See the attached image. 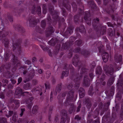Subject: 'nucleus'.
Segmentation results:
<instances>
[{"label": "nucleus", "mask_w": 123, "mask_h": 123, "mask_svg": "<svg viewBox=\"0 0 123 123\" xmlns=\"http://www.w3.org/2000/svg\"><path fill=\"white\" fill-rule=\"evenodd\" d=\"M74 92V91L72 90H71L68 92L64 104L66 106L70 105V107L68 111L70 114L72 113L75 109V107L73 103H71L70 104H69V103L72 102L73 100Z\"/></svg>", "instance_id": "obj_1"}, {"label": "nucleus", "mask_w": 123, "mask_h": 123, "mask_svg": "<svg viewBox=\"0 0 123 123\" xmlns=\"http://www.w3.org/2000/svg\"><path fill=\"white\" fill-rule=\"evenodd\" d=\"M103 69L105 72V74L108 75L112 76L115 72L113 66L110 65L109 66L105 65L103 67Z\"/></svg>", "instance_id": "obj_2"}, {"label": "nucleus", "mask_w": 123, "mask_h": 123, "mask_svg": "<svg viewBox=\"0 0 123 123\" xmlns=\"http://www.w3.org/2000/svg\"><path fill=\"white\" fill-rule=\"evenodd\" d=\"M78 4L79 6L80 7L79 8V10L80 11L79 12V14H77L76 15H75L74 17V21L75 22H78L80 21L79 18L80 17V16L83 13L82 11V10L81 8H84V6L82 4V3L81 2H78Z\"/></svg>", "instance_id": "obj_3"}, {"label": "nucleus", "mask_w": 123, "mask_h": 123, "mask_svg": "<svg viewBox=\"0 0 123 123\" xmlns=\"http://www.w3.org/2000/svg\"><path fill=\"white\" fill-rule=\"evenodd\" d=\"M49 10L50 13L53 15V18L56 19V20H59V17L57 14V12L54 10L52 6L50 5L49 8Z\"/></svg>", "instance_id": "obj_4"}, {"label": "nucleus", "mask_w": 123, "mask_h": 123, "mask_svg": "<svg viewBox=\"0 0 123 123\" xmlns=\"http://www.w3.org/2000/svg\"><path fill=\"white\" fill-rule=\"evenodd\" d=\"M119 79L117 83L118 88L120 90L123 89V74H121L119 76Z\"/></svg>", "instance_id": "obj_5"}, {"label": "nucleus", "mask_w": 123, "mask_h": 123, "mask_svg": "<svg viewBox=\"0 0 123 123\" xmlns=\"http://www.w3.org/2000/svg\"><path fill=\"white\" fill-rule=\"evenodd\" d=\"M90 14L88 11H86L85 12L84 18L87 24L89 25L91 24V18H90Z\"/></svg>", "instance_id": "obj_6"}, {"label": "nucleus", "mask_w": 123, "mask_h": 123, "mask_svg": "<svg viewBox=\"0 0 123 123\" xmlns=\"http://www.w3.org/2000/svg\"><path fill=\"white\" fill-rule=\"evenodd\" d=\"M29 23L31 26H34L36 25L38 22V21L36 18L31 16H30L28 18Z\"/></svg>", "instance_id": "obj_7"}, {"label": "nucleus", "mask_w": 123, "mask_h": 123, "mask_svg": "<svg viewBox=\"0 0 123 123\" xmlns=\"http://www.w3.org/2000/svg\"><path fill=\"white\" fill-rule=\"evenodd\" d=\"M19 40L20 41L19 42V43H18H18H17V42L15 43V41L13 40V50H14L15 49H17L19 52L21 51V49L20 43H21L22 41L21 40Z\"/></svg>", "instance_id": "obj_8"}, {"label": "nucleus", "mask_w": 123, "mask_h": 123, "mask_svg": "<svg viewBox=\"0 0 123 123\" xmlns=\"http://www.w3.org/2000/svg\"><path fill=\"white\" fill-rule=\"evenodd\" d=\"M29 68L28 70H24L23 72V74H25L27 73H28V75L30 77L31 79L34 76V71L33 69L29 70Z\"/></svg>", "instance_id": "obj_9"}, {"label": "nucleus", "mask_w": 123, "mask_h": 123, "mask_svg": "<svg viewBox=\"0 0 123 123\" xmlns=\"http://www.w3.org/2000/svg\"><path fill=\"white\" fill-rule=\"evenodd\" d=\"M54 32V30L53 27L51 26H49L46 30V37L49 36Z\"/></svg>", "instance_id": "obj_10"}, {"label": "nucleus", "mask_w": 123, "mask_h": 123, "mask_svg": "<svg viewBox=\"0 0 123 123\" xmlns=\"http://www.w3.org/2000/svg\"><path fill=\"white\" fill-rule=\"evenodd\" d=\"M38 9V7L36 6L35 4L33 5H30L29 7V9L31 11L32 14H35Z\"/></svg>", "instance_id": "obj_11"}, {"label": "nucleus", "mask_w": 123, "mask_h": 123, "mask_svg": "<svg viewBox=\"0 0 123 123\" xmlns=\"http://www.w3.org/2000/svg\"><path fill=\"white\" fill-rule=\"evenodd\" d=\"M64 68V69H66V70L65 71H63L62 72V78H63L64 76L66 77L68 76L69 74V70L68 69L67 64H65Z\"/></svg>", "instance_id": "obj_12"}, {"label": "nucleus", "mask_w": 123, "mask_h": 123, "mask_svg": "<svg viewBox=\"0 0 123 123\" xmlns=\"http://www.w3.org/2000/svg\"><path fill=\"white\" fill-rule=\"evenodd\" d=\"M12 56H13V57L12 59V62L13 64L14 65H16L17 66L18 65L20 64V61L18 60L17 58L14 55H12Z\"/></svg>", "instance_id": "obj_13"}, {"label": "nucleus", "mask_w": 123, "mask_h": 123, "mask_svg": "<svg viewBox=\"0 0 123 123\" xmlns=\"http://www.w3.org/2000/svg\"><path fill=\"white\" fill-rule=\"evenodd\" d=\"M14 27L16 30L22 33L24 32L25 31L23 28L20 25H14Z\"/></svg>", "instance_id": "obj_14"}, {"label": "nucleus", "mask_w": 123, "mask_h": 123, "mask_svg": "<svg viewBox=\"0 0 123 123\" xmlns=\"http://www.w3.org/2000/svg\"><path fill=\"white\" fill-rule=\"evenodd\" d=\"M78 57V56L76 55L74 56L73 59V64L75 66H77V65H79L80 63Z\"/></svg>", "instance_id": "obj_15"}, {"label": "nucleus", "mask_w": 123, "mask_h": 123, "mask_svg": "<svg viewBox=\"0 0 123 123\" xmlns=\"http://www.w3.org/2000/svg\"><path fill=\"white\" fill-rule=\"evenodd\" d=\"M90 80L88 77L87 76H85L84 79L83 85L84 86L86 87H88L89 86L90 83Z\"/></svg>", "instance_id": "obj_16"}, {"label": "nucleus", "mask_w": 123, "mask_h": 123, "mask_svg": "<svg viewBox=\"0 0 123 123\" xmlns=\"http://www.w3.org/2000/svg\"><path fill=\"white\" fill-rule=\"evenodd\" d=\"M109 57V55L108 53L106 52L103 54L102 58L104 62H106L108 61Z\"/></svg>", "instance_id": "obj_17"}, {"label": "nucleus", "mask_w": 123, "mask_h": 123, "mask_svg": "<svg viewBox=\"0 0 123 123\" xmlns=\"http://www.w3.org/2000/svg\"><path fill=\"white\" fill-rule=\"evenodd\" d=\"M15 94L18 96H20L23 94L21 89L19 87L17 88L16 89Z\"/></svg>", "instance_id": "obj_18"}, {"label": "nucleus", "mask_w": 123, "mask_h": 123, "mask_svg": "<svg viewBox=\"0 0 123 123\" xmlns=\"http://www.w3.org/2000/svg\"><path fill=\"white\" fill-rule=\"evenodd\" d=\"M70 46V44L69 43L67 42L62 44L61 49L62 50H65L68 49Z\"/></svg>", "instance_id": "obj_19"}, {"label": "nucleus", "mask_w": 123, "mask_h": 123, "mask_svg": "<svg viewBox=\"0 0 123 123\" xmlns=\"http://www.w3.org/2000/svg\"><path fill=\"white\" fill-rule=\"evenodd\" d=\"M79 92L80 98H82L84 97L85 94V91L84 89L82 88H80Z\"/></svg>", "instance_id": "obj_20"}, {"label": "nucleus", "mask_w": 123, "mask_h": 123, "mask_svg": "<svg viewBox=\"0 0 123 123\" xmlns=\"http://www.w3.org/2000/svg\"><path fill=\"white\" fill-rule=\"evenodd\" d=\"M8 33L5 31L4 30L2 31H0V40H2L3 37H4L7 35H8Z\"/></svg>", "instance_id": "obj_21"}, {"label": "nucleus", "mask_w": 123, "mask_h": 123, "mask_svg": "<svg viewBox=\"0 0 123 123\" xmlns=\"http://www.w3.org/2000/svg\"><path fill=\"white\" fill-rule=\"evenodd\" d=\"M62 85V84H58L57 85L54 94L55 95H57V92H59L61 89V86Z\"/></svg>", "instance_id": "obj_22"}, {"label": "nucleus", "mask_w": 123, "mask_h": 123, "mask_svg": "<svg viewBox=\"0 0 123 123\" xmlns=\"http://www.w3.org/2000/svg\"><path fill=\"white\" fill-rule=\"evenodd\" d=\"M84 101L85 102L86 104L87 107L89 108H90L92 105V104L89 99L88 98H85L84 100Z\"/></svg>", "instance_id": "obj_23"}, {"label": "nucleus", "mask_w": 123, "mask_h": 123, "mask_svg": "<svg viewBox=\"0 0 123 123\" xmlns=\"http://www.w3.org/2000/svg\"><path fill=\"white\" fill-rule=\"evenodd\" d=\"M114 57L115 61L117 62H121L122 61V56L121 55H119L117 56L115 55Z\"/></svg>", "instance_id": "obj_24"}, {"label": "nucleus", "mask_w": 123, "mask_h": 123, "mask_svg": "<svg viewBox=\"0 0 123 123\" xmlns=\"http://www.w3.org/2000/svg\"><path fill=\"white\" fill-rule=\"evenodd\" d=\"M115 76H113L112 77H111L109 79L107 83L108 86H110L113 84L114 80V77Z\"/></svg>", "instance_id": "obj_25"}, {"label": "nucleus", "mask_w": 123, "mask_h": 123, "mask_svg": "<svg viewBox=\"0 0 123 123\" xmlns=\"http://www.w3.org/2000/svg\"><path fill=\"white\" fill-rule=\"evenodd\" d=\"M102 70L100 66L97 67L96 68V74H100L102 72Z\"/></svg>", "instance_id": "obj_26"}, {"label": "nucleus", "mask_w": 123, "mask_h": 123, "mask_svg": "<svg viewBox=\"0 0 123 123\" xmlns=\"http://www.w3.org/2000/svg\"><path fill=\"white\" fill-rule=\"evenodd\" d=\"M76 31H79L81 33L84 32L85 33V30L84 26L81 25L80 27L79 28H77L76 29Z\"/></svg>", "instance_id": "obj_27"}, {"label": "nucleus", "mask_w": 123, "mask_h": 123, "mask_svg": "<svg viewBox=\"0 0 123 123\" xmlns=\"http://www.w3.org/2000/svg\"><path fill=\"white\" fill-rule=\"evenodd\" d=\"M2 42L4 44L5 47L7 48L9 46V41L6 38L5 39H3Z\"/></svg>", "instance_id": "obj_28"}, {"label": "nucleus", "mask_w": 123, "mask_h": 123, "mask_svg": "<svg viewBox=\"0 0 123 123\" xmlns=\"http://www.w3.org/2000/svg\"><path fill=\"white\" fill-rule=\"evenodd\" d=\"M81 53L85 57L87 56H89L90 54L89 52L86 50H83L81 51Z\"/></svg>", "instance_id": "obj_29"}, {"label": "nucleus", "mask_w": 123, "mask_h": 123, "mask_svg": "<svg viewBox=\"0 0 123 123\" xmlns=\"http://www.w3.org/2000/svg\"><path fill=\"white\" fill-rule=\"evenodd\" d=\"M38 107L37 106H35L33 108L32 112L34 114H36L37 113Z\"/></svg>", "instance_id": "obj_30"}, {"label": "nucleus", "mask_w": 123, "mask_h": 123, "mask_svg": "<svg viewBox=\"0 0 123 123\" xmlns=\"http://www.w3.org/2000/svg\"><path fill=\"white\" fill-rule=\"evenodd\" d=\"M61 115L63 118H66L67 117V111L66 110L63 109L61 111Z\"/></svg>", "instance_id": "obj_31"}, {"label": "nucleus", "mask_w": 123, "mask_h": 123, "mask_svg": "<svg viewBox=\"0 0 123 123\" xmlns=\"http://www.w3.org/2000/svg\"><path fill=\"white\" fill-rule=\"evenodd\" d=\"M88 4L90 5V7L92 8L95 9L96 8V6L92 1H91L88 2Z\"/></svg>", "instance_id": "obj_32"}, {"label": "nucleus", "mask_w": 123, "mask_h": 123, "mask_svg": "<svg viewBox=\"0 0 123 123\" xmlns=\"http://www.w3.org/2000/svg\"><path fill=\"white\" fill-rule=\"evenodd\" d=\"M99 19L97 18L96 19H94L93 21L92 24L94 26H96L97 24L99 23Z\"/></svg>", "instance_id": "obj_33"}, {"label": "nucleus", "mask_w": 123, "mask_h": 123, "mask_svg": "<svg viewBox=\"0 0 123 123\" xmlns=\"http://www.w3.org/2000/svg\"><path fill=\"white\" fill-rule=\"evenodd\" d=\"M99 110L98 109L95 110L94 112L93 117L94 118H96L99 114Z\"/></svg>", "instance_id": "obj_34"}, {"label": "nucleus", "mask_w": 123, "mask_h": 123, "mask_svg": "<svg viewBox=\"0 0 123 123\" xmlns=\"http://www.w3.org/2000/svg\"><path fill=\"white\" fill-rule=\"evenodd\" d=\"M10 53L9 51H8L6 52L4 55L5 59L6 60L8 59L10 57Z\"/></svg>", "instance_id": "obj_35"}, {"label": "nucleus", "mask_w": 123, "mask_h": 123, "mask_svg": "<svg viewBox=\"0 0 123 123\" xmlns=\"http://www.w3.org/2000/svg\"><path fill=\"white\" fill-rule=\"evenodd\" d=\"M81 76H79V75H78V76H77L76 77V78L74 79V81L75 82H79L80 80L81 79Z\"/></svg>", "instance_id": "obj_36"}, {"label": "nucleus", "mask_w": 123, "mask_h": 123, "mask_svg": "<svg viewBox=\"0 0 123 123\" xmlns=\"http://www.w3.org/2000/svg\"><path fill=\"white\" fill-rule=\"evenodd\" d=\"M33 99L34 97H32L30 98H28L26 100V103L27 104H28V103H32L31 102Z\"/></svg>", "instance_id": "obj_37"}, {"label": "nucleus", "mask_w": 123, "mask_h": 123, "mask_svg": "<svg viewBox=\"0 0 123 123\" xmlns=\"http://www.w3.org/2000/svg\"><path fill=\"white\" fill-rule=\"evenodd\" d=\"M31 87V85L29 83H27L25 84L23 87L24 88L26 89H28Z\"/></svg>", "instance_id": "obj_38"}, {"label": "nucleus", "mask_w": 123, "mask_h": 123, "mask_svg": "<svg viewBox=\"0 0 123 123\" xmlns=\"http://www.w3.org/2000/svg\"><path fill=\"white\" fill-rule=\"evenodd\" d=\"M49 44L53 46L55 44V40L53 39H52L48 42Z\"/></svg>", "instance_id": "obj_39"}, {"label": "nucleus", "mask_w": 123, "mask_h": 123, "mask_svg": "<svg viewBox=\"0 0 123 123\" xmlns=\"http://www.w3.org/2000/svg\"><path fill=\"white\" fill-rule=\"evenodd\" d=\"M0 123H7L6 118L5 117L0 118Z\"/></svg>", "instance_id": "obj_40"}, {"label": "nucleus", "mask_w": 123, "mask_h": 123, "mask_svg": "<svg viewBox=\"0 0 123 123\" xmlns=\"http://www.w3.org/2000/svg\"><path fill=\"white\" fill-rule=\"evenodd\" d=\"M106 28L104 27H102L101 28V34L102 35L105 34L106 33Z\"/></svg>", "instance_id": "obj_41"}, {"label": "nucleus", "mask_w": 123, "mask_h": 123, "mask_svg": "<svg viewBox=\"0 0 123 123\" xmlns=\"http://www.w3.org/2000/svg\"><path fill=\"white\" fill-rule=\"evenodd\" d=\"M114 87L113 86H112L109 95L110 96H112L114 94Z\"/></svg>", "instance_id": "obj_42"}, {"label": "nucleus", "mask_w": 123, "mask_h": 123, "mask_svg": "<svg viewBox=\"0 0 123 123\" xmlns=\"http://www.w3.org/2000/svg\"><path fill=\"white\" fill-rule=\"evenodd\" d=\"M73 29L72 27L69 28L68 30L66 31L65 32V34H66L67 33H69V34H71L73 32Z\"/></svg>", "instance_id": "obj_43"}, {"label": "nucleus", "mask_w": 123, "mask_h": 123, "mask_svg": "<svg viewBox=\"0 0 123 123\" xmlns=\"http://www.w3.org/2000/svg\"><path fill=\"white\" fill-rule=\"evenodd\" d=\"M2 82L3 86H6L8 84V81L7 80L4 79L2 80Z\"/></svg>", "instance_id": "obj_44"}, {"label": "nucleus", "mask_w": 123, "mask_h": 123, "mask_svg": "<svg viewBox=\"0 0 123 123\" xmlns=\"http://www.w3.org/2000/svg\"><path fill=\"white\" fill-rule=\"evenodd\" d=\"M61 45L60 44H58L57 45L56 47V52H55V55L57 54V53L59 52V50L60 49Z\"/></svg>", "instance_id": "obj_45"}, {"label": "nucleus", "mask_w": 123, "mask_h": 123, "mask_svg": "<svg viewBox=\"0 0 123 123\" xmlns=\"http://www.w3.org/2000/svg\"><path fill=\"white\" fill-rule=\"evenodd\" d=\"M88 71V70L86 68H85L84 67L82 68L81 70V73L83 74L86 72H87Z\"/></svg>", "instance_id": "obj_46"}, {"label": "nucleus", "mask_w": 123, "mask_h": 123, "mask_svg": "<svg viewBox=\"0 0 123 123\" xmlns=\"http://www.w3.org/2000/svg\"><path fill=\"white\" fill-rule=\"evenodd\" d=\"M46 89H49L50 88V84L48 82H46L45 83Z\"/></svg>", "instance_id": "obj_47"}, {"label": "nucleus", "mask_w": 123, "mask_h": 123, "mask_svg": "<svg viewBox=\"0 0 123 123\" xmlns=\"http://www.w3.org/2000/svg\"><path fill=\"white\" fill-rule=\"evenodd\" d=\"M13 101L16 106L18 107L19 106L20 103L18 100H13Z\"/></svg>", "instance_id": "obj_48"}, {"label": "nucleus", "mask_w": 123, "mask_h": 123, "mask_svg": "<svg viewBox=\"0 0 123 123\" xmlns=\"http://www.w3.org/2000/svg\"><path fill=\"white\" fill-rule=\"evenodd\" d=\"M13 11L14 12L17 14H19L20 13V12L19 8H16L14 9Z\"/></svg>", "instance_id": "obj_49"}, {"label": "nucleus", "mask_w": 123, "mask_h": 123, "mask_svg": "<svg viewBox=\"0 0 123 123\" xmlns=\"http://www.w3.org/2000/svg\"><path fill=\"white\" fill-rule=\"evenodd\" d=\"M82 43V41L81 40H79L76 41L75 42V44L77 45H80Z\"/></svg>", "instance_id": "obj_50"}, {"label": "nucleus", "mask_w": 123, "mask_h": 123, "mask_svg": "<svg viewBox=\"0 0 123 123\" xmlns=\"http://www.w3.org/2000/svg\"><path fill=\"white\" fill-rule=\"evenodd\" d=\"M62 14L63 16H66L67 15L65 9L64 8H62Z\"/></svg>", "instance_id": "obj_51"}, {"label": "nucleus", "mask_w": 123, "mask_h": 123, "mask_svg": "<svg viewBox=\"0 0 123 123\" xmlns=\"http://www.w3.org/2000/svg\"><path fill=\"white\" fill-rule=\"evenodd\" d=\"M5 68L6 69H9L10 68L11 64L9 63H7L5 65Z\"/></svg>", "instance_id": "obj_52"}, {"label": "nucleus", "mask_w": 123, "mask_h": 123, "mask_svg": "<svg viewBox=\"0 0 123 123\" xmlns=\"http://www.w3.org/2000/svg\"><path fill=\"white\" fill-rule=\"evenodd\" d=\"M105 76V75L104 74H102L101 77L100 79V81L101 82L103 81L104 80Z\"/></svg>", "instance_id": "obj_53"}, {"label": "nucleus", "mask_w": 123, "mask_h": 123, "mask_svg": "<svg viewBox=\"0 0 123 123\" xmlns=\"http://www.w3.org/2000/svg\"><path fill=\"white\" fill-rule=\"evenodd\" d=\"M46 23L44 20L42 21L41 23V26L42 27H45L46 25Z\"/></svg>", "instance_id": "obj_54"}, {"label": "nucleus", "mask_w": 123, "mask_h": 123, "mask_svg": "<svg viewBox=\"0 0 123 123\" xmlns=\"http://www.w3.org/2000/svg\"><path fill=\"white\" fill-rule=\"evenodd\" d=\"M73 10L75 11L77 10L76 5L75 3L73 2L72 4Z\"/></svg>", "instance_id": "obj_55"}, {"label": "nucleus", "mask_w": 123, "mask_h": 123, "mask_svg": "<svg viewBox=\"0 0 123 123\" xmlns=\"http://www.w3.org/2000/svg\"><path fill=\"white\" fill-rule=\"evenodd\" d=\"M5 98V96L4 93L3 92L0 93V98L3 99Z\"/></svg>", "instance_id": "obj_56"}, {"label": "nucleus", "mask_w": 123, "mask_h": 123, "mask_svg": "<svg viewBox=\"0 0 123 123\" xmlns=\"http://www.w3.org/2000/svg\"><path fill=\"white\" fill-rule=\"evenodd\" d=\"M47 19L49 21L48 23H49L50 25L51 22V18L49 15H48Z\"/></svg>", "instance_id": "obj_57"}, {"label": "nucleus", "mask_w": 123, "mask_h": 123, "mask_svg": "<svg viewBox=\"0 0 123 123\" xmlns=\"http://www.w3.org/2000/svg\"><path fill=\"white\" fill-rule=\"evenodd\" d=\"M5 65L4 64H2L1 66L0 67V70L1 72L3 71L4 69L5 68Z\"/></svg>", "instance_id": "obj_58"}, {"label": "nucleus", "mask_w": 123, "mask_h": 123, "mask_svg": "<svg viewBox=\"0 0 123 123\" xmlns=\"http://www.w3.org/2000/svg\"><path fill=\"white\" fill-rule=\"evenodd\" d=\"M79 106L77 108L76 111L77 112H78L80 111V108L81 107V104H80V101H79Z\"/></svg>", "instance_id": "obj_59"}, {"label": "nucleus", "mask_w": 123, "mask_h": 123, "mask_svg": "<svg viewBox=\"0 0 123 123\" xmlns=\"http://www.w3.org/2000/svg\"><path fill=\"white\" fill-rule=\"evenodd\" d=\"M81 119V117L78 115L76 116L75 117V119H76L78 121L80 120Z\"/></svg>", "instance_id": "obj_60"}, {"label": "nucleus", "mask_w": 123, "mask_h": 123, "mask_svg": "<svg viewBox=\"0 0 123 123\" xmlns=\"http://www.w3.org/2000/svg\"><path fill=\"white\" fill-rule=\"evenodd\" d=\"M12 94V93L11 90H9L6 93V96L8 97H9Z\"/></svg>", "instance_id": "obj_61"}, {"label": "nucleus", "mask_w": 123, "mask_h": 123, "mask_svg": "<svg viewBox=\"0 0 123 123\" xmlns=\"http://www.w3.org/2000/svg\"><path fill=\"white\" fill-rule=\"evenodd\" d=\"M13 114V112L12 111H9L8 115H7V117H10L12 116Z\"/></svg>", "instance_id": "obj_62"}, {"label": "nucleus", "mask_w": 123, "mask_h": 123, "mask_svg": "<svg viewBox=\"0 0 123 123\" xmlns=\"http://www.w3.org/2000/svg\"><path fill=\"white\" fill-rule=\"evenodd\" d=\"M92 123H100L99 118H97L96 120L93 121Z\"/></svg>", "instance_id": "obj_63"}, {"label": "nucleus", "mask_w": 123, "mask_h": 123, "mask_svg": "<svg viewBox=\"0 0 123 123\" xmlns=\"http://www.w3.org/2000/svg\"><path fill=\"white\" fill-rule=\"evenodd\" d=\"M80 51V49L79 48H76L75 49L74 52L76 53H78Z\"/></svg>", "instance_id": "obj_64"}]
</instances>
